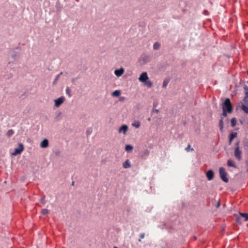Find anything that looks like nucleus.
Wrapping results in <instances>:
<instances>
[{
	"label": "nucleus",
	"mask_w": 248,
	"mask_h": 248,
	"mask_svg": "<svg viewBox=\"0 0 248 248\" xmlns=\"http://www.w3.org/2000/svg\"><path fill=\"white\" fill-rule=\"evenodd\" d=\"M243 101L245 104H248V92L246 93L245 96L244 98Z\"/></svg>",
	"instance_id": "19"
},
{
	"label": "nucleus",
	"mask_w": 248,
	"mask_h": 248,
	"mask_svg": "<svg viewBox=\"0 0 248 248\" xmlns=\"http://www.w3.org/2000/svg\"><path fill=\"white\" fill-rule=\"evenodd\" d=\"M140 82L144 84V85L148 88H151L153 86L152 82L149 79L147 73L146 72H142L139 78Z\"/></svg>",
	"instance_id": "1"
},
{
	"label": "nucleus",
	"mask_w": 248,
	"mask_h": 248,
	"mask_svg": "<svg viewBox=\"0 0 248 248\" xmlns=\"http://www.w3.org/2000/svg\"><path fill=\"white\" fill-rule=\"evenodd\" d=\"M121 94V92L120 90H115L112 93V95L114 97H119Z\"/></svg>",
	"instance_id": "14"
},
{
	"label": "nucleus",
	"mask_w": 248,
	"mask_h": 248,
	"mask_svg": "<svg viewBox=\"0 0 248 248\" xmlns=\"http://www.w3.org/2000/svg\"><path fill=\"white\" fill-rule=\"evenodd\" d=\"M219 206V203H218L217 204V206Z\"/></svg>",
	"instance_id": "27"
},
{
	"label": "nucleus",
	"mask_w": 248,
	"mask_h": 248,
	"mask_svg": "<svg viewBox=\"0 0 248 248\" xmlns=\"http://www.w3.org/2000/svg\"><path fill=\"white\" fill-rule=\"evenodd\" d=\"M13 133V131L12 130H10L8 132V134L10 136L11 135H12Z\"/></svg>",
	"instance_id": "24"
},
{
	"label": "nucleus",
	"mask_w": 248,
	"mask_h": 248,
	"mask_svg": "<svg viewBox=\"0 0 248 248\" xmlns=\"http://www.w3.org/2000/svg\"><path fill=\"white\" fill-rule=\"evenodd\" d=\"M219 175L221 179L225 182H228V179L227 177V173L224 168L221 167L219 169Z\"/></svg>",
	"instance_id": "5"
},
{
	"label": "nucleus",
	"mask_w": 248,
	"mask_h": 248,
	"mask_svg": "<svg viewBox=\"0 0 248 248\" xmlns=\"http://www.w3.org/2000/svg\"><path fill=\"white\" fill-rule=\"evenodd\" d=\"M128 130V126L125 124H123L121 127H119L118 129V133L119 134H123L124 135H126Z\"/></svg>",
	"instance_id": "7"
},
{
	"label": "nucleus",
	"mask_w": 248,
	"mask_h": 248,
	"mask_svg": "<svg viewBox=\"0 0 248 248\" xmlns=\"http://www.w3.org/2000/svg\"><path fill=\"white\" fill-rule=\"evenodd\" d=\"M219 126H220V129L221 130H222L223 129V121H222V119H221L219 122Z\"/></svg>",
	"instance_id": "23"
},
{
	"label": "nucleus",
	"mask_w": 248,
	"mask_h": 248,
	"mask_svg": "<svg viewBox=\"0 0 248 248\" xmlns=\"http://www.w3.org/2000/svg\"><path fill=\"white\" fill-rule=\"evenodd\" d=\"M49 145V141L48 140L45 139L43 140L40 144V146L42 148H46L48 147Z\"/></svg>",
	"instance_id": "10"
},
{
	"label": "nucleus",
	"mask_w": 248,
	"mask_h": 248,
	"mask_svg": "<svg viewBox=\"0 0 248 248\" xmlns=\"http://www.w3.org/2000/svg\"><path fill=\"white\" fill-rule=\"evenodd\" d=\"M206 176L209 181L212 180L214 177V173L212 170H209L206 172Z\"/></svg>",
	"instance_id": "11"
},
{
	"label": "nucleus",
	"mask_w": 248,
	"mask_h": 248,
	"mask_svg": "<svg viewBox=\"0 0 248 248\" xmlns=\"http://www.w3.org/2000/svg\"><path fill=\"white\" fill-rule=\"evenodd\" d=\"M159 47H160V44L157 42L155 43L153 46V48L155 50L158 49L159 48Z\"/></svg>",
	"instance_id": "21"
},
{
	"label": "nucleus",
	"mask_w": 248,
	"mask_h": 248,
	"mask_svg": "<svg viewBox=\"0 0 248 248\" xmlns=\"http://www.w3.org/2000/svg\"><path fill=\"white\" fill-rule=\"evenodd\" d=\"M237 136V133L234 132V133H232L231 135H230V143H231L232 141V140H233V139L234 138H235V137H236Z\"/></svg>",
	"instance_id": "18"
},
{
	"label": "nucleus",
	"mask_w": 248,
	"mask_h": 248,
	"mask_svg": "<svg viewBox=\"0 0 248 248\" xmlns=\"http://www.w3.org/2000/svg\"><path fill=\"white\" fill-rule=\"evenodd\" d=\"M24 149V147L23 144L19 143L18 147L15 149L14 152L11 153V155L16 156L17 155L20 154L23 151Z\"/></svg>",
	"instance_id": "4"
},
{
	"label": "nucleus",
	"mask_w": 248,
	"mask_h": 248,
	"mask_svg": "<svg viewBox=\"0 0 248 248\" xmlns=\"http://www.w3.org/2000/svg\"><path fill=\"white\" fill-rule=\"evenodd\" d=\"M144 237V233L140 234V239H143Z\"/></svg>",
	"instance_id": "25"
},
{
	"label": "nucleus",
	"mask_w": 248,
	"mask_h": 248,
	"mask_svg": "<svg viewBox=\"0 0 248 248\" xmlns=\"http://www.w3.org/2000/svg\"><path fill=\"white\" fill-rule=\"evenodd\" d=\"M123 167L125 168H129L131 167V163L129 160H126L123 163Z\"/></svg>",
	"instance_id": "12"
},
{
	"label": "nucleus",
	"mask_w": 248,
	"mask_h": 248,
	"mask_svg": "<svg viewBox=\"0 0 248 248\" xmlns=\"http://www.w3.org/2000/svg\"><path fill=\"white\" fill-rule=\"evenodd\" d=\"M132 125L133 126L138 128H139L140 125V123L139 121H134L132 124Z\"/></svg>",
	"instance_id": "17"
},
{
	"label": "nucleus",
	"mask_w": 248,
	"mask_h": 248,
	"mask_svg": "<svg viewBox=\"0 0 248 248\" xmlns=\"http://www.w3.org/2000/svg\"><path fill=\"white\" fill-rule=\"evenodd\" d=\"M223 115L225 116L227 115V113H231L232 111V106L230 100L228 98L226 99L222 105Z\"/></svg>",
	"instance_id": "2"
},
{
	"label": "nucleus",
	"mask_w": 248,
	"mask_h": 248,
	"mask_svg": "<svg viewBox=\"0 0 248 248\" xmlns=\"http://www.w3.org/2000/svg\"><path fill=\"white\" fill-rule=\"evenodd\" d=\"M242 109L245 113H248V104H243L242 106Z\"/></svg>",
	"instance_id": "15"
},
{
	"label": "nucleus",
	"mask_w": 248,
	"mask_h": 248,
	"mask_svg": "<svg viewBox=\"0 0 248 248\" xmlns=\"http://www.w3.org/2000/svg\"><path fill=\"white\" fill-rule=\"evenodd\" d=\"M236 124V120L235 118H233L231 120V124L232 127H234Z\"/></svg>",
	"instance_id": "20"
},
{
	"label": "nucleus",
	"mask_w": 248,
	"mask_h": 248,
	"mask_svg": "<svg viewBox=\"0 0 248 248\" xmlns=\"http://www.w3.org/2000/svg\"><path fill=\"white\" fill-rule=\"evenodd\" d=\"M114 248H117V247H114Z\"/></svg>",
	"instance_id": "28"
},
{
	"label": "nucleus",
	"mask_w": 248,
	"mask_h": 248,
	"mask_svg": "<svg viewBox=\"0 0 248 248\" xmlns=\"http://www.w3.org/2000/svg\"><path fill=\"white\" fill-rule=\"evenodd\" d=\"M65 98L64 96H61L54 100V105L56 108H59L65 101Z\"/></svg>",
	"instance_id": "6"
},
{
	"label": "nucleus",
	"mask_w": 248,
	"mask_h": 248,
	"mask_svg": "<svg viewBox=\"0 0 248 248\" xmlns=\"http://www.w3.org/2000/svg\"><path fill=\"white\" fill-rule=\"evenodd\" d=\"M124 69L122 67L120 69L115 70L114 73L115 75L117 77L119 78L122 76L124 74Z\"/></svg>",
	"instance_id": "8"
},
{
	"label": "nucleus",
	"mask_w": 248,
	"mask_h": 248,
	"mask_svg": "<svg viewBox=\"0 0 248 248\" xmlns=\"http://www.w3.org/2000/svg\"><path fill=\"white\" fill-rule=\"evenodd\" d=\"M133 147L131 145H126L125 147V150L126 152H130L132 151Z\"/></svg>",
	"instance_id": "16"
},
{
	"label": "nucleus",
	"mask_w": 248,
	"mask_h": 248,
	"mask_svg": "<svg viewBox=\"0 0 248 248\" xmlns=\"http://www.w3.org/2000/svg\"><path fill=\"white\" fill-rule=\"evenodd\" d=\"M166 85H167V84H166V83H163V87H165L166 86Z\"/></svg>",
	"instance_id": "26"
},
{
	"label": "nucleus",
	"mask_w": 248,
	"mask_h": 248,
	"mask_svg": "<svg viewBox=\"0 0 248 248\" xmlns=\"http://www.w3.org/2000/svg\"><path fill=\"white\" fill-rule=\"evenodd\" d=\"M235 157L239 160L241 159V151L239 150V147H237L234 151Z\"/></svg>",
	"instance_id": "9"
},
{
	"label": "nucleus",
	"mask_w": 248,
	"mask_h": 248,
	"mask_svg": "<svg viewBox=\"0 0 248 248\" xmlns=\"http://www.w3.org/2000/svg\"><path fill=\"white\" fill-rule=\"evenodd\" d=\"M41 213L44 215H46L48 213V211L46 209H43L41 210Z\"/></svg>",
	"instance_id": "22"
},
{
	"label": "nucleus",
	"mask_w": 248,
	"mask_h": 248,
	"mask_svg": "<svg viewBox=\"0 0 248 248\" xmlns=\"http://www.w3.org/2000/svg\"><path fill=\"white\" fill-rule=\"evenodd\" d=\"M248 220V214L247 213H239V216H236V221L238 223H241L242 221H247Z\"/></svg>",
	"instance_id": "3"
},
{
	"label": "nucleus",
	"mask_w": 248,
	"mask_h": 248,
	"mask_svg": "<svg viewBox=\"0 0 248 248\" xmlns=\"http://www.w3.org/2000/svg\"><path fill=\"white\" fill-rule=\"evenodd\" d=\"M228 166L229 167H232L234 168H236V166L235 165V162L232 160H228L227 162Z\"/></svg>",
	"instance_id": "13"
}]
</instances>
